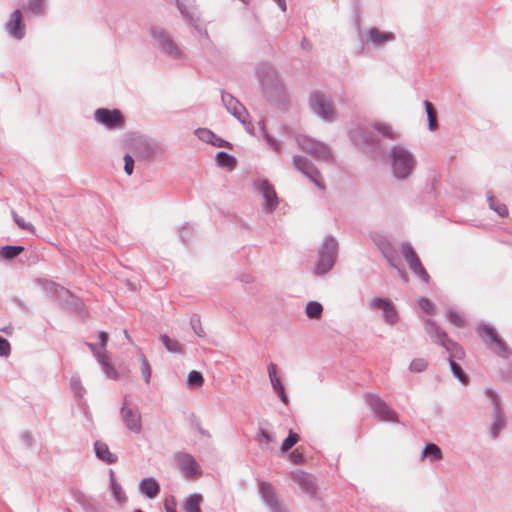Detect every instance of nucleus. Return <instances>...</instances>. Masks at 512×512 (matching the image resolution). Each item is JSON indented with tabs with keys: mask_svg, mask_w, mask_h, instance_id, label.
Returning a JSON list of instances; mask_svg holds the SVG:
<instances>
[{
	"mask_svg": "<svg viewBox=\"0 0 512 512\" xmlns=\"http://www.w3.org/2000/svg\"><path fill=\"white\" fill-rule=\"evenodd\" d=\"M389 160L393 176L398 180L407 179L416 167L414 155L405 146L397 144L389 151Z\"/></svg>",
	"mask_w": 512,
	"mask_h": 512,
	"instance_id": "f257e3e1",
	"label": "nucleus"
},
{
	"mask_svg": "<svg viewBox=\"0 0 512 512\" xmlns=\"http://www.w3.org/2000/svg\"><path fill=\"white\" fill-rule=\"evenodd\" d=\"M257 77L263 93L271 100H280L285 91L276 70L266 62L260 63L256 68Z\"/></svg>",
	"mask_w": 512,
	"mask_h": 512,
	"instance_id": "f03ea898",
	"label": "nucleus"
},
{
	"mask_svg": "<svg viewBox=\"0 0 512 512\" xmlns=\"http://www.w3.org/2000/svg\"><path fill=\"white\" fill-rule=\"evenodd\" d=\"M425 331L430 336L432 341L445 348L448 353V361L462 360L465 357L463 348L453 340H451L447 333L442 330L433 320H425Z\"/></svg>",
	"mask_w": 512,
	"mask_h": 512,
	"instance_id": "7ed1b4c3",
	"label": "nucleus"
},
{
	"mask_svg": "<svg viewBox=\"0 0 512 512\" xmlns=\"http://www.w3.org/2000/svg\"><path fill=\"white\" fill-rule=\"evenodd\" d=\"M338 254V242L330 235L323 239L318 249V259L315 263L314 273L316 275L327 274L335 265Z\"/></svg>",
	"mask_w": 512,
	"mask_h": 512,
	"instance_id": "20e7f679",
	"label": "nucleus"
},
{
	"mask_svg": "<svg viewBox=\"0 0 512 512\" xmlns=\"http://www.w3.org/2000/svg\"><path fill=\"white\" fill-rule=\"evenodd\" d=\"M150 35L154 41V44L164 54L173 58L180 59L183 57L182 50L177 46L171 36L161 27H152L150 29Z\"/></svg>",
	"mask_w": 512,
	"mask_h": 512,
	"instance_id": "39448f33",
	"label": "nucleus"
},
{
	"mask_svg": "<svg viewBox=\"0 0 512 512\" xmlns=\"http://www.w3.org/2000/svg\"><path fill=\"white\" fill-rule=\"evenodd\" d=\"M309 105L313 113L324 121H332L335 116V109L331 98L320 91L310 94Z\"/></svg>",
	"mask_w": 512,
	"mask_h": 512,
	"instance_id": "423d86ee",
	"label": "nucleus"
},
{
	"mask_svg": "<svg viewBox=\"0 0 512 512\" xmlns=\"http://www.w3.org/2000/svg\"><path fill=\"white\" fill-rule=\"evenodd\" d=\"M296 142L303 151L319 161L328 162L332 159L330 148L323 142L305 135L298 136Z\"/></svg>",
	"mask_w": 512,
	"mask_h": 512,
	"instance_id": "0eeeda50",
	"label": "nucleus"
},
{
	"mask_svg": "<svg viewBox=\"0 0 512 512\" xmlns=\"http://www.w3.org/2000/svg\"><path fill=\"white\" fill-rule=\"evenodd\" d=\"M221 99L226 110L244 126L249 134H253L254 127L251 122L247 121L248 113L244 105L229 93L223 92Z\"/></svg>",
	"mask_w": 512,
	"mask_h": 512,
	"instance_id": "6e6552de",
	"label": "nucleus"
},
{
	"mask_svg": "<svg viewBox=\"0 0 512 512\" xmlns=\"http://www.w3.org/2000/svg\"><path fill=\"white\" fill-rule=\"evenodd\" d=\"M366 404L374 412V414L381 420L386 422H398L397 413L391 409L384 400L374 394H368L365 397Z\"/></svg>",
	"mask_w": 512,
	"mask_h": 512,
	"instance_id": "1a4fd4ad",
	"label": "nucleus"
},
{
	"mask_svg": "<svg viewBox=\"0 0 512 512\" xmlns=\"http://www.w3.org/2000/svg\"><path fill=\"white\" fill-rule=\"evenodd\" d=\"M293 166L296 170L300 171L304 174L311 182L315 184L316 187L323 190L325 189L324 182L322 180V176L318 169L305 157L302 156H294L293 158Z\"/></svg>",
	"mask_w": 512,
	"mask_h": 512,
	"instance_id": "9d476101",
	"label": "nucleus"
},
{
	"mask_svg": "<svg viewBox=\"0 0 512 512\" xmlns=\"http://www.w3.org/2000/svg\"><path fill=\"white\" fill-rule=\"evenodd\" d=\"M402 255L407 262L410 270L418 277H420L424 282L429 281V275L425 268L422 266L419 257L417 256L415 250L411 246L410 243L404 242L401 245Z\"/></svg>",
	"mask_w": 512,
	"mask_h": 512,
	"instance_id": "9b49d317",
	"label": "nucleus"
},
{
	"mask_svg": "<svg viewBox=\"0 0 512 512\" xmlns=\"http://www.w3.org/2000/svg\"><path fill=\"white\" fill-rule=\"evenodd\" d=\"M402 255L407 262L410 270L418 277H420L424 282L429 281V275L425 268L422 266L419 257L417 256L415 250L411 246L410 243L404 242L401 245Z\"/></svg>",
	"mask_w": 512,
	"mask_h": 512,
	"instance_id": "f8f14e48",
	"label": "nucleus"
},
{
	"mask_svg": "<svg viewBox=\"0 0 512 512\" xmlns=\"http://www.w3.org/2000/svg\"><path fill=\"white\" fill-rule=\"evenodd\" d=\"M259 494L270 512H288L287 508L279 501L276 490L271 483L261 481L259 483Z\"/></svg>",
	"mask_w": 512,
	"mask_h": 512,
	"instance_id": "ddd939ff",
	"label": "nucleus"
},
{
	"mask_svg": "<svg viewBox=\"0 0 512 512\" xmlns=\"http://www.w3.org/2000/svg\"><path fill=\"white\" fill-rule=\"evenodd\" d=\"M121 421L126 429L134 434L142 432V416L138 408H132L124 403L120 408Z\"/></svg>",
	"mask_w": 512,
	"mask_h": 512,
	"instance_id": "4468645a",
	"label": "nucleus"
},
{
	"mask_svg": "<svg viewBox=\"0 0 512 512\" xmlns=\"http://www.w3.org/2000/svg\"><path fill=\"white\" fill-rule=\"evenodd\" d=\"M372 240L375 245L379 248L383 256L388 260L390 265L397 269L402 276H405V273L400 268V260L397 257L396 250L392 246L391 242L388 240L386 236L375 234L372 236Z\"/></svg>",
	"mask_w": 512,
	"mask_h": 512,
	"instance_id": "2eb2a0df",
	"label": "nucleus"
},
{
	"mask_svg": "<svg viewBox=\"0 0 512 512\" xmlns=\"http://www.w3.org/2000/svg\"><path fill=\"white\" fill-rule=\"evenodd\" d=\"M254 186L265 200L264 210L267 213H272L279 204L274 187L267 179H259L255 181Z\"/></svg>",
	"mask_w": 512,
	"mask_h": 512,
	"instance_id": "dca6fc26",
	"label": "nucleus"
},
{
	"mask_svg": "<svg viewBox=\"0 0 512 512\" xmlns=\"http://www.w3.org/2000/svg\"><path fill=\"white\" fill-rule=\"evenodd\" d=\"M395 39L396 36L393 32L382 31L376 27L369 28L362 37L363 43L371 45L374 48H382Z\"/></svg>",
	"mask_w": 512,
	"mask_h": 512,
	"instance_id": "f3484780",
	"label": "nucleus"
},
{
	"mask_svg": "<svg viewBox=\"0 0 512 512\" xmlns=\"http://www.w3.org/2000/svg\"><path fill=\"white\" fill-rule=\"evenodd\" d=\"M477 333L482 340L498 354L504 355L506 352V346L492 326L488 324H480L477 328Z\"/></svg>",
	"mask_w": 512,
	"mask_h": 512,
	"instance_id": "a211bd4d",
	"label": "nucleus"
},
{
	"mask_svg": "<svg viewBox=\"0 0 512 512\" xmlns=\"http://www.w3.org/2000/svg\"><path fill=\"white\" fill-rule=\"evenodd\" d=\"M94 116L97 122L103 124L108 129L121 128L124 124V118L117 109L99 108L95 111Z\"/></svg>",
	"mask_w": 512,
	"mask_h": 512,
	"instance_id": "6ab92c4d",
	"label": "nucleus"
},
{
	"mask_svg": "<svg viewBox=\"0 0 512 512\" xmlns=\"http://www.w3.org/2000/svg\"><path fill=\"white\" fill-rule=\"evenodd\" d=\"M485 395L491 400L493 405V422L491 426V435L493 438H497L500 431L505 426L504 413L500 409L498 396L494 390L486 389Z\"/></svg>",
	"mask_w": 512,
	"mask_h": 512,
	"instance_id": "aec40b11",
	"label": "nucleus"
},
{
	"mask_svg": "<svg viewBox=\"0 0 512 512\" xmlns=\"http://www.w3.org/2000/svg\"><path fill=\"white\" fill-rule=\"evenodd\" d=\"M175 459L185 477L191 478L201 474L196 459L188 453H178Z\"/></svg>",
	"mask_w": 512,
	"mask_h": 512,
	"instance_id": "412c9836",
	"label": "nucleus"
},
{
	"mask_svg": "<svg viewBox=\"0 0 512 512\" xmlns=\"http://www.w3.org/2000/svg\"><path fill=\"white\" fill-rule=\"evenodd\" d=\"M7 33L14 39L21 40L25 36V25L22 21V13L15 10L5 25Z\"/></svg>",
	"mask_w": 512,
	"mask_h": 512,
	"instance_id": "4be33fe9",
	"label": "nucleus"
},
{
	"mask_svg": "<svg viewBox=\"0 0 512 512\" xmlns=\"http://www.w3.org/2000/svg\"><path fill=\"white\" fill-rule=\"evenodd\" d=\"M291 476L304 492L311 495L315 493L316 483L314 477L311 474L302 470H295L291 473Z\"/></svg>",
	"mask_w": 512,
	"mask_h": 512,
	"instance_id": "5701e85b",
	"label": "nucleus"
},
{
	"mask_svg": "<svg viewBox=\"0 0 512 512\" xmlns=\"http://www.w3.org/2000/svg\"><path fill=\"white\" fill-rule=\"evenodd\" d=\"M177 7L183 18L193 26L198 33H202L201 26L197 23L198 17L196 16V8L193 5H188L186 0H176Z\"/></svg>",
	"mask_w": 512,
	"mask_h": 512,
	"instance_id": "b1692460",
	"label": "nucleus"
},
{
	"mask_svg": "<svg viewBox=\"0 0 512 512\" xmlns=\"http://www.w3.org/2000/svg\"><path fill=\"white\" fill-rule=\"evenodd\" d=\"M268 376L270 379L271 386L274 392L279 396L280 400L284 404H288V397L285 394L284 386L281 383V380L277 376V367L274 363H270L267 366Z\"/></svg>",
	"mask_w": 512,
	"mask_h": 512,
	"instance_id": "393cba45",
	"label": "nucleus"
},
{
	"mask_svg": "<svg viewBox=\"0 0 512 512\" xmlns=\"http://www.w3.org/2000/svg\"><path fill=\"white\" fill-rule=\"evenodd\" d=\"M139 491L148 499H154L160 492V485L155 478H144L139 483Z\"/></svg>",
	"mask_w": 512,
	"mask_h": 512,
	"instance_id": "a878e982",
	"label": "nucleus"
},
{
	"mask_svg": "<svg viewBox=\"0 0 512 512\" xmlns=\"http://www.w3.org/2000/svg\"><path fill=\"white\" fill-rule=\"evenodd\" d=\"M94 450H95L96 457L99 460L104 461L108 464H114L118 460L117 455L114 453H111L108 445L102 441L97 440L94 443Z\"/></svg>",
	"mask_w": 512,
	"mask_h": 512,
	"instance_id": "bb28decb",
	"label": "nucleus"
},
{
	"mask_svg": "<svg viewBox=\"0 0 512 512\" xmlns=\"http://www.w3.org/2000/svg\"><path fill=\"white\" fill-rule=\"evenodd\" d=\"M110 490L115 501L120 505H124L127 502V496L120 483L117 482L113 470H110Z\"/></svg>",
	"mask_w": 512,
	"mask_h": 512,
	"instance_id": "cd10ccee",
	"label": "nucleus"
},
{
	"mask_svg": "<svg viewBox=\"0 0 512 512\" xmlns=\"http://www.w3.org/2000/svg\"><path fill=\"white\" fill-rule=\"evenodd\" d=\"M98 363L100 364L102 371L107 378L112 380H117L119 378V374L115 366L110 362L108 354H99Z\"/></svg>",
	"mask_w": 512,
	"mask_h": 512,
	"instance_id": "c85d7f7f",
	"label": "nucleus"
},
{
	"mask_svg": "<svg viewBox=\"0 0 512 512\" xmlns=\"http://www.w3.org/2000/svg\"><path fill=\"white\" fill-rule=\"evenodd\" d=\"M443 458L441 448L434 443H428L425 445L421 452V459H429L430 462L440 461Z\"/></svg>",
	"mask_w": 512,
	"mask_h": 512,
	"instance_id": "c756f323",
	"label": "nucleus"
},
{
	"mask_svg": "<svg viewBox=\"0 0 512 512\" xmlns=\"http://www.w3.org/2000/svg\"><path fill=\"white\" fill-rule=\"evenodd\" d=\"M350 136L352 141L358 146L369 147L374 144L373 138L362 128L352 131Z\"/></svg>",
	"mask_w": 512,
	"mask_h": 512,
	"instance_id": "7c9ffc66",
	"label": "nucleus"
},
{
	"mask_svg": "<svg viewBox=\"0 0 512 512\" xmlns=\"http://www.w3.org/2000/svg\"><path fill=\"white\" fill-rule=\"evenodd\" d=\"M257 441L259 442L261 448L266 450H272L276 444L275 436L263 428H259Z\"/></svg>",
	"mask_w": 512,
	"mask_h": 512,
	"instance_id": "2f4dec72",
	"label": "nucleus"
},
{
	"mask_svg": "<svg viewBox=\"0 0 512 512\" xmlns=\"http://www.w3.org/2000/svg\"><path fill=\"white\" fill-rule=\"evenodd\" d=\"M305 315L312 320H318L323 315V306L320 302L309 301L305 306Z\"/></svg>",
	"mask_w": 512,
	"mask_h": 512,
	"instance_id": "473e14b6",
	"label": "nucleus"
},
{
	"mask_svg": "<svg viewBox=\"0 0 512 512\" xmlns=\"http://www.w3.org/2000/svg\"><path fill=\"white\" fill-rule=\"evenodd\" d=\"M372 127L384 138L395 140L398 137L397 134L392 129V127L387 123L375 122L373 123Z\"/></svg>",
	"mask_w": 512,
	"mask_h": 512,
	"instance_id": "72a5a7b5",
	"label": "nucleus"
},
{
	"mask_svg": "<svg viewBox=\"0 0 512 512\" xmlns=\"http://www.w3.org/2000/svg\"><path fill=\"white\" fill-rule=\"evenodd\" d=\"M23 251V246L7 245L0 248V257L5 260H11L16 258Z\"/></svg>",
	"mask_w": 512,
	"mask_h": 512,
	"instance_id": "f704fd0d",
	"label": "nucleus"
},
{
	"mask_svg": "<svg viewBox=\"0 0 512 512\" xmlns=\"http://www.w3.org/2000/svg\"><path fill=\"white\" fill-rule=\"evenodd\" d=\"M487 201L489 208L495 211L500 217H505L508 214V209L505 204L500 203L491 192L487 193Z\"/></svg>",
	"mask_w": 512,
	"mask_h": 512,
	"instance_id": "c9c22d12",
	"label": "nucleus"
},
{
	"mask_svg": "<svg viewBox=\"0 0 512 512\" xmlns=\"http://www.w3.org/2000/svg\"><path fill=\"white\" fill-rule=\"evenodd\" d=\"M201 502L202 496L200 494H192L188 496L184 503L185 512H201Z\"/></svg>",
	"mask_w": 512,
	"mask_h": 512,
	"instance_id": "e433bc0d",
	"label": "nucleus"
},
{
	"mask_svg": "<svg viewBox=\"0 0 512 512\" xmlns=\"http://www.w3.org/2000/svg\"><path fill=\"white\" fill-rule=\"evenodd\" d=\"M160 340L162 341L163 345L169 351L170 353H182L183 352V346L180 342H178L175 339L170 338L167 335H161Z\"/></svg>",
	"mask_w": 512,
	"mask_h": 512,
	"instance_id": "4c0bfd02",
	"label": "nucleus"
},
{
	"mask_svg": "<svg viewBox=\"0 0 512 512\" xmlns=\"http://www.w3.org/2000/svg\"><path fill=\"white\" fill-rule=\"evenodd\" d=\"M139 362H140V370L141 375L145 381L146 384L150 383L151 379V367L150 364L146 358V356L140 351L139 353Z\"/></svg>",
	"mask_w": 512,
	"mask_h": 512,
	"instance_id": "58836bf2",
	"label": "nucleus"
},
{
	"mask_svg": "<svg viewBox=\"0 0 512 512\" xmlns=\"http://www.w3.org/2000/svg\"><path fill=\"white\" fill-rule=\"evenodd\" d=\"M391 302L388 298L374 297L369 301L368 306L371 310H381L384 313L389 308Z\"/></svg>",
	"mask_w": 512,
	"mask_h": 512,
	"instance_id": "ea45409f",
	"label": "nucleus"
},
{
	"mask_svg": "<svg viewBox=\"0 0 512 512\" xmlns=\"http://www.w3.org/2000/svg\"><path fill=\"white\" fill-rule=\"evenodd\" d=\"M425 109L428 117V127L430 130H435L438 127L437 114L433 105L429 101H425Z\"/></svg>",
	"mask_w": 512,
	"mask_h": 512,
	"instance_id": "a19ab883",
	"label": "nucleus"
},
{
	"mask_svg": "<svg viewBox=\"0 0 512 512\" xmlns=\"http://www.w3.org/2000/svg\"><path fill=\"white\" fill-rule=\"evenodd\" d=\"M216 162L220 167H233L235 159L225 151H219L216 154Z\"/></svg>",
	"mask_w": 512,
	"mask_h": 512,
	"instance_id": "79ce46f5",
	"label": "nucleus"
},
{
	"mask_svg": "<svg viewBox=\"0 0 512 512\" xmlns=\"http://www.w3.org/2000/svg\"><path fill=\"white\" fill-rule=\"evenodd\" d=\"M70 387L74 392L75 396L78 398H82L86 392L84 386L82 385L81 379L78 375H73L71 377Z\"/></svg>",
	"mask_w": 512,
	"mask_h": 512,
	"instance_id": "37998d69",
	"label": "nucleus"
},
{
	"mask_svg": "<svg viewBox=\"0 0 512 512\" xmlns=\"http://www.w3.org/2000/svg\"><path fill=\"white\" fill-rule=\"evenodd\" d=\"M451 372L454 375L455 378H457L462 384L468 383V376L465 374L463 369L459 364H457L455 361L449 362Z\"/></svg>",
	"mask_w": 512,
	"mask_h": 512,
	"instance_id": "c03bdc74",
	"label": "nucleus"
},
{
	"mask_svg": "<svg viewBox=\"0 0 512 512\" xmlns=\"http://www.w3.org/2000/svg\"><path fill=\"white\" fill-rule=\"evenodd\" d=\"M384 321L389 325H394L398 322V312L395 309L393 303L389 305V308H387L383 313Z\"/></svg>",
	"mask_w": 512,
	"mask_h": 512,
	"instance_id": "a18cd8bd",
	"label": "nucleus"
},
{
	"mask_svg": "<svg viewBox=\"0 0 512 512\" xmlns=\"http://www.w3.org/2000/svg\"><path fill=\"white\" fill-rule=\"evenodd\" d=\"M195 135L199 138V140L206 143H214L215 134L207 129V128H198L195 130Z\"/></svg>",
	"mask_w": 512,
	"mask_h": 512,
	"instance_id": "49530a36",
	"label": "nucleus"
},
{
	"mask_svg": "<svg viewBox=\"0 0 512 512\" xmlns=\"http://www.w3.org/2000/svg\"><path fill=\"white\" fill-rule=\"evenodd\" d=\"M428 362L424 358H415L409 365V370L414 373H420L427 369Z\"/></svg>",
	"mask_w": 512,
	"mask_h": 512,
	"instance_id": "de8ad7c7",
	"label": "nucleus"
},
{
	"mask_svg": "<svg viewBox=\"0 0 512 512\" xmlns=\"http://www.w3.org/2000/svg\"><path fill=\"white\" fill-rule=\"evenodd\" d=\"M299 440L298 434L294 433L292 430L289 431L287 438L282 442L281 450L282 452H286L290 450Z\"/></svg>",
	"mask_w": 512,
	"mask_h": 512,
	"instance_id": "09e8293b",
	"label": "nucleus"
},
{
	"mask_svg": "<svg viewBox=\"0 0 512 512\" xmlns=\"http://www.w3.org/2000/svg\"><path fill=\"white\" fill-rule=\"evenodd\" d=\"M204 378L202 374L196 370H192L188 374L187 383L192 387H199L203 384Z\"/></svg>",
	"mask_w": 512,
	"mask_h": 512,
	"instance_id": "8fccbe9b",
	"label": "nucleus"
},
{
	"mask_svg": "<svg viewBox=\"0 0 512 512\" xmlns=\"http://www.w3.org/2000/svg\"><path fill=\"white\" fill-rule=\"evenodd\" d=\"M259 125H261V130L263 132V135L265 137V140L266 142L268 143V145L276 152V153H279L280 152V149H281V146H280V143L274 139L273 137H271L265 130V126H264V122H259Z\"/></svg>",
	"mask_w": 512,
	"mask_h": 512,
	"instance_id": "3c124183",
	"label": "nucleus"
},
{
	"mask_svg": "<svg viewBox=\"0 0 512 512\" xmlns=\"http://www.w3.org/2000/svg\"><path fill=\"white\" fill-rule=\"evenodd\" d=\"M446 318L449 322H451L452 324H454L457 327L464 326L463 317L460 314H458L457 312L453 311L452 309L447 310Z\"/></svg>",
	"mask_w": 512,
	"mask_h": 512,
	"instance_id": "603ef678",
	"label": "nucleus"
},
{
	"mask_svg": "<svg viewBox=\"0 0 512 512\" xmlns=\"http://www.w3.org/2000/svg\"><path fill=\"white\" fill-rule=\"evenodd\" d=\"M191 327L194 331V333L199 337H205V331L202 328L201 321L199 316L193 315L190 319Z\"/></svg>",
	"mask_w": 512,
	"mask_h": 512,
	"instance_id": "864d4df0",
	"label": "nucleus"
},
{
	"mask_svg": "<svg viewBox=\"0 0 512 512\" xmlns=\"http://www.w3.org/2000/svg\"><path fill=\"white\" fill-rule=\"evenodd\" d=\"M12 216H13L15 223L17 224V226L19 228L30 231V232L35 231L34 226L31 223L26 222L22 217L18 216L15 211H12Z\"/></svg>",
	"mask_w": 512,
	"mask_h": 512,
	"instance_id": "5fc2aeb1",
	"label": "nucleus"
},
{
	"mask_svg": "<svg viewBox=\"0 0 512 512\" xmlns=\"http://www.w3.org/2000/svg\"><path fill=\"white\" fill-rule=\"evenodd\" d=\"M11 353L10 343L0 336V357H8Z\"/></svg>",
	"mask_w": 512,
	"mask_h": 512,
	"instance_id": "6e6d98bb",
	"label": "nucleus"
},
{
	"mask_svg": "<svg viewBox=\"0 0 512 512\" xmlns=\"http://www.w3.org/2000/svg\"><path fill=\"white\" fill-rule=\"evenodd\" d=\"M44 0H29V10L35 14L42 12Z\"/></svg>",
	"mask_w": 512,
	"mask_h": 512,
	"instance_id": "4d7b16f0",
	"label": "nucleus"
},
{
	"mask_svg": "<svg viewBox=\"0 0 512 512\" xmlns=\"http://www.w3.org/2000/svg\"><path fill=\"white\" fill-rule=\"evenodd\" d=\"M133 169H134V160H133L132 156H130L129 154H126L124 156V171L128 175H131L133 173Z\"/></svg>",
	"mask_w": 512,
	"mask_h": 512,
	"instance_id": "13d9d810",
	"label": "nucleus"
},
{
	"mask_svg": "<svg viewBox=\"0 0 512 512\" xmlns=\"http://www.w3.org/2000/svg\"><path fill=\"white\" fill-rule=\"evenodd\" d=\"M419 306L427 313H432L434 309L433 303L427 298H420L418 300Z\"/></svg>",
	"mask_w": 512,
	"mask_h": 512,
	"instance_id": "bf43d9fd",
	"label": "nucleus"
},
{
	"mask_svg": "<svg viewBox=\"0 0 512 512\" xmlns=\"http://www.w3.org/2000/svg\"><path fill=\"white\" fill-rule=\"evenodd\" d=\"M179 235L182 241L186 243L192 235V228L188 225L181 227L179 230Z\"/></svg>",
	"mask_w": 512,
	"mask_h": 512,
	"instance_id": "052dcab7",
	"label": "nucleus"
},
{
	"mask_svg": "<svg viewBox=\"0 0 512 512\" xmlns=\"http://www.w3.org/2000/svg\"><path fill=\"white\" fill-rule=\"evenodd\" d=\"M87 346L89 347V349L94 354V356L96 357L97 360H98L99 354H107L106 351H103L101 348H98V346L96 344L87 343Z\"/></svg>",
	"mask_w": 512,
	"mask_h": 512,
	"instance_id": "680f3d73",
	"label": "nucleus"
},
{
	"mask_svg": "<svg viewBox=\"0 0 512 512\" xmlns=\"http://www.w3.org/2000/svg\"><path fill=\"white\" fill-rule=\"evenodd\" d=\"M99 340H100V348L103 350V351H106V345H107V342H108V334L104 331H101L99 333Z\"/></svg>",
	"mask_w": 512,
	"mask_h": 512,
	"instance_id": "e2e57ef3",
	"label": "nucleus"
},
{
	"mask_svg": "<svg viewBox=\"0 0 512 512\" xmlns=\"http://www.w3.org/2000/svg\"><path fill=\"white\" fill-rule=\"evenodd\" d=\"M277 5L278 7L281 9V11L285 12L286 9H287V6H286V0H273Z\"/></svg>",
	"mask_w": 512,
	"mask_h": 512,
	"instance_id": "0e129e2a",
	"label": "nucleus"
},
{
	"mask_svg": "<svg viewBox=\"0 0 512 512\" xmlns=\"http://www.w3.org/2000/svg\"><path fill=\"white\" fill-rule=\"evenodd\" d=\"M301 46L305 50H310L312 47L311 43L306 38H303V40L301 41Z\"/></svg>",
	"mask_w": 512,
	"mask_h": 512,
	"instance_id": "69168bd1",
	"label": "nucleus"
},
{
	"mask_svg": "<svg viewBox=\"0 0 512 512\" xmlns=\"http://www.w3.org/2000/svg\"><path fill=\"white\" fill-rule=\"evenodd\" d=\"M224 144H225V141H224V140H222V139H220V138H217V137L215 136L214 143H212V145L217 146V147H223V146H224Z\"/></svg>",
	"mask_w": 512,
	"mask_h": 512,
	"instance_id": "338daca9",
	"label": "nucleus"
},
{
	"mask_svg": "<svg viewBox=\"0 0 512 512\" xmlns=\"http://www.w3.org/2000/svg\"><path fill=\"white\" fill-rule=\"evenodd\" d=\"M291 456H292V459H293V461H294L295 463H299V462H301V461H302V459H303V456H302L301 454H295V453H292V454H291Z\"/></svg>",
	"mask_w": 512,
	"mask_h": 512,
	"instance_id": "774afa93",
	"label": "nucleus"
}]
</instances>
